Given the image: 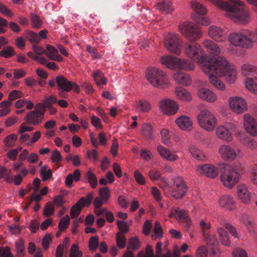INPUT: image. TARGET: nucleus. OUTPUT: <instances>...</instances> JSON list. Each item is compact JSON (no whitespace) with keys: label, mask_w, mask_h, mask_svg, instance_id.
Masks as SVG:
<instances>
[{"label":"nucleus","mask_w":257,"mask_h":257,"mask_svg":"<svg viewBox=\"0 0 257 257\" xmlns=\"http://www.w3.org/2000/svg\"><path fill=\"white\" fill-rule=\"evenodd\" d=\"M18 139V136L12 134L7 136L4 141L5 145L8 147H12L14 145V143Z\"/></svg>","instance_id":"37998d69"},{"label":"nucleus","mask_w":257,"mask_h":257,"mask_svg":"<svg viewBox=\"0 0 257 257\" xmlns=\"http://www.w3.org/2000/svg\"><path fill=\"white\" fill-rule=\"evenodd\" d=\"M203 70L205 73L208 74L210 83L221 90L225 89V85L215 75L224 76L227 81L230 83L234 82L236 78V71L234 67L231 66L223 57H218L205 63Z\"/></svg>","instance_id":"f257e3e1"},{"label":"nucleus","mask_w":257,"mask_h":257,"mask_svg":"<svg viewBox=\"0 0 257 257\" xmlns=\"http://www.w3.org/2000/svg\"><path fill=\"white\" fill-rule=\"evenodd\" d=\"M244 127L251 135L257 136V123L255 119L248 114L244 116Z\"/></svg>","instance_id":"dca6fc26"},{"label":"nucleus","mask_w":257,"mask_h":257,"mask_svg":"<svg viewBox=\"0 0 257 257\" xmlns=\"http://www.w3.org/2000/svg\"><path fill=\"white\" fill-rule=\"evenodd\" d=\"M51 160L53 163H58L62 161V156L60 152L55 150L52 152L51 155Z\"/></svg>","instance_id":"680f3d73"},{"label":"nucleus","mask_w":257,"mask_h":257,"mask_svg":"<svg viewBox=\"0 0 257 257\" xmlns=\"http://www.w3.org/2000/svg\"><path fill=\"white\" fill-rule=\"evenodd\" d=\"M219 169L221 182L224 186L230 189L232 188L238 182L243 170L240 164L234 166L228 164H221L219 165Z\"/></svg>","instance_id":"7ed1b4c3"},{"label":"nucleus","mask_w":257,"mask_h":257,"mask_svg":"<svg viewBox=\"0 0 257 257\" xmlns=\"http://www.w3.org/2000/svg\"><path fill=\"white\" fill-rule=\"evenodd\" d=\"M147 80L151 85L156 87H162L168 83L166 74L156 68H149L146 73Z\"/></svg>","instance_id":"39448f33"},{"label":"nucleus","mask_w":257,"mask_h":257,"mask_svg":"<svg viewBox=\"0 0 257 257\" xmlns=\"http://www.w3.org/2000/svg\"><path fill=\"white\" fill-rule=\"evenodd\" d=\"M230 43L244 49L251 48L253 45V35L246 31L231 33L228 38Z\"/></svg>","instance_id":"20e7f679"},{"label":"nucleus","mask_w":257,"mask_h":257,"mask_svg":"<svg viewBox=\"0 0 257 257\" xmlns=\"http://www.w3.org/2000/svg\"><path fill=\"white\" fill-rule=\"evenodd\" d=\"M70 218L68 215H66L64 217L61 218L59 223L58 227L61 231L66 230L69 224Z\"/></svg>","instance_id":"c03bdc74"},{"label":"nucleus","mask_w":257,"mask_h":257,"mask_svg":"<svg viewBox=\"0 0 257 257\" xmlns=\"http://www.w3.org/2000/svg\"><path fill=\"white\" fill-rule=\"evenodd\" d=\"M208 34L209 36L216 41L223 42L226 39L225 32L216 26H212L209 28Z\"/></svg>","instance_id":"f3484780"},{"label":"nucleus","mask_w":257,"mask_h":257,"mask_svg":"<svg viewBox=\"0 0 257 257\" xmlns=\"http://www.w3.org/2000/svg\"><path fill=\"white\" fill-rule=\"evenodd\" d=\"M85 179L87 180L92 188H95L97 185V180L95 175L91 171L86 172L85 175Z\"/></svg>","instance_id":"4c0bfd02"},{"label":"nucleus","mask_w":257,"mask_h":257,"mask_svg":"<svg viewBox=\"0 0 257 257\" xmlns=\"http://www.w3.org/2000/svg\"><path fill=\"white\" fill-rule=\"evenodd\" d=\"M99 239L97 236H93L89 239V248L90 250L94 251L98 247Z\"/></svg>","instance_id":"864d4df0"},{"label":"nucleus","mask_w":257,"mask_h":257,"mask_svg":"<svg viewBox=\"0 0 257 257\" xmlns=\"http://www.w3.org/2000/svg\"><path fill=\"white\" fill-rule=\"evenodd\" d=\"M24 36L32 43H39L41 41V38L38 35L31 31H27Z\"/></svg>","instance_id":"ea45409f"},{"label":"nucleus","mask_w":257,"mask_h":257,"mask_svg":"<svg viewBox=\"0 0 257 257\" xmlns=\"http://www.w3.org/2000/svg\"><path fill=\"white\" fill-rule=\"evenodd\" d=\"M208 251L207 248L203 246H200L196 252V257H207Z\"/></svg>","instance_id":"774afa93"},{"label":"nucleus","mask_w":257,"mask_h":257,"mask_svg":"<svg viewBox=\"0 0 257 257\" xmlns=\"http://www.w3.org/2000/svg\"><path fill=\"white\" fill-rule=\"evenodd\" d=\"M169 191L172 196L176 199L183 197L187 192V187L182 178L177 177L172 186L169 188Z\"/></svg>","instance_id":"9b49d317"},{"label":"nucleus","mask_w":257,"mask_h":257,"mask_svg":"<svg viewBox=\"0 0 257 257\" xmlns=\"http://www.w3.org/2000/svg\"><path fill=\"white\" fill-rule=\"evenodd\" d=\"M179 31L188 40L192 41L185 44V53L190 59L201 63L202 68L205 63L210 61L212 59H217L215 57L207 59L204 56L201 46L193 42L199 39L201 36V32L196 25L191 22H184L180 25Z\"/></svg>","instance_id":"f03ea898"},{"label":"nucleus","mask_w":257,"mask_h":257,"mask_svg":"<svg viewBox=\"0 0 257 257\" xmlns=\"http://www.w3.org/2000/svg\"><path fill=\"white\" fill-rule=\"evenodd\" d=\"M203 237L208 246H211L212 248L217 246L218 241L215 235L206 233L203 235Z\"/></svg>","instance_id":"72a5a7b5"},{"label":"nucleus","mask_w":257,"mask_h":257,"mask_svg":"<svg viewBox=\"0 0 257 257\" xmlns=\"http://www.w3.org/2000/svg\"><path fill=\"white\" fill-rule=\"evenodd\" d=\"M118 228L120 230L119 232L122 234L126 233L129 231L128 226L127 223L124 221L118 220L117 222Z\"/></svg>","instance_id":"4d7b16f0"},{"label":"nucleus","mask_w":257,"mask_h":257,"mask_svg":"<svg viewBox=\"0 0 257 257\" xmlns=\"http://www.w3.org/2000/svg\"><path fill=\"white\" fill-rule=\"evenodd\" d=\"M245 86L250 91L255 93L257 92V85L252 78H247L245 81Z\"/></svg>","instance_id":"a18cd8bd"},{"label":"nucleus","mask_w":257,"mask_h":257,"mask_svg":"<svg viewBox=\"0 0 257 257\" xmlns=\"http://www.w3.org/2000/svg\"><path fill=\"white\" fill-rule=\"evenodd\" d=\"M177 58L170 55L162 57L161 63L168 68L175 69Z\"/></svg>","instance_id":"c85d7f7f"},{"label":"nucleus","mask_w":257,"mask_h":257,"mask_svg":"<svg viewBox=\"0 0 257 257\" xmlns=\"http://www.w3.org/2000/svg\"><path fill=\"white\" fill-rule=\"evenodd\" d=\"M149 175L152 180H162L161 174L158 170L152 169L149 172Z\"/></svg>","instance_id":"603ef678"},{"label":"nucleus","mask_w":257,"mask_h":257,"mask_svg":"<svg viewBox=\"0 0 257 257\" xmlns=\"http://www.w3.org/2000/svg\"><path fill=\"white\" fill-rule=\"evenodd\" d=\"M164 45L168 51L179 55L181 51L182 41L177 35L169 33L165 37Z\"/></svg>","instance_id":"1a4fd4ad"},{"label":"nucleus","mask_w":257,"mask_h":257,"mask_svg":"<svg viewBox=\"0 0 257 257\" xmlns=\"http://www.w3.org/2000/svg\"><path fill=\"white\" fill-rule=\"evenodd\" d=\"M231 109L237 113H241L247 109L246 104L244 99L238 97H232L229 100Z\"/></svg>","instance_id":"4468645a"},{"label":"nucleus","mask_w":257,"mask_h":257,"mask_svg":"<svg viewBox=\"0 0 257 257\" xmlns=\"http://www.w3.org/2000/svg\"><path fill=\"white\" fill-rule=\"evenodd\" d=\"M216 134L217 137L227 142H230L232 140L231 131L224 125L218 126L216 130Z\"/></svg>","instance_id":"a211bd4d"},{"label":"nucleus","mask_w":257,"mask_h":257,"mask_svg":"<svg viewBox=\"0 0 257 257\" xmlns=\"http://www.w3.org/2000/svg\"><path fill=\"white\" fill-rule=\"evenodd\" d=\"M253 69H254L253 65L250 64H244L241 67L242 73L247 78H249Z\"/></svg>","instance_id":"49530a36"},{"label":"nucleus","mask_w":257,"mask_h":257,"mask_svg":"<svg viewBox=\"0 0 257 257\" xmlns=\"http://www.w3.org/2000/svg\"><path fill=\"white\" fill-rule=\"evenodd\" d=\"M54 208L51 203H47L45 206L43 214L47 217L50 216L54 214Z\"/></svg>","instance_id":"8fccbe9b"},{"label":"nucleus","mask_w":257,"mask_h":257,"mask_svg":"<svg viewBox=\"0 0 257 257\" xmlns=\"http://www.w3.org/2000/svg\"><path fill=\"white\" fill-rule=\"evenodd\" d=\"M157 150L161 157L170 161H176L178 157L174 154L171 153L170 151L161 145L157 147Z\"/></svg>","instance_id":"5701e85b"},{"label":"nucleus","mask_w":257,"mask_h":257,"mask_svg":"<svg viewBox=\"0 0 257 257\" xmlns=\"http://www.w3.org/2000/svg\"><path fill=\"white\" fill-rule=\"evenodd\" d=\"M198 122L202 128L210 132L214 128L216 119L213 114L207 109H203L198 114Z\"/></svg>","instance_id":"0eeeda50"},{"label":"nucleus","mask_w":257,"mask_h":257,"mask_svg":"<svg viewBox=\"0 0 257 257\" xmlns=\"http://www.w3.org/2000/svg\"><path fill=\"white\" fill-rule=\"evenodd\" d=\"M234 199L229 195H224L219 199V203L220 206L229 210H232L234 208Z\"/></svg>","instance_id":"4be33fe9"},{"label":"nucleus","mask_w":257,"mask_h":257,"mask_svg":"<svg viewBox=\"0 0 257 257\" xmlns=\"http://www.w3.org/2000/svg\"><path fill=\"white\" fill-rule=\"evenodd\" d=\"M154 231L155 235L159 238H161L163 235V230L160 223L156 221L155 223L154 227Z\"/></svg>","instance_id":"e2e57ef3"},{"label":"nucleus","mask_w":257,"mask_h":257,"mask_svg":"<svg viewBox=\"0 0 257 257\" xmlns=\"http://www.w3.org/2000/svg\"><path fill=\"white\" fill-rule=\"evenodd\" d=\"M219 152L222 158L224 160L231 161L236 157V152L229 146H221L219 149Z\"/></svg>","instance_id":"6ab92c4d"},{"label":"nucleus","mask_w":257,"mask_h":257,"mask_svg":"<svg viewBox=\"0 0 257 257\" xmlns=\"http://www.w3.org/2000/svg\"><path fill=\"white\" fill-rule=\"evenodd\" d=\"M219 170V166L215 168L213 165L205 164L197 167V171L200 174L210 178H215L218 174Z\"/></svg>","instance_id":"2eb2a0df"},{"label":"nucleus","mask_w":257,"mask_h":257,"mask_svg":"<svg viewBox=\"0 0 257 257\" xmlns=\"http://www.w3.org/2000/svg\"><path fill=\"white\" fill-rule=\"evenodd\" d=\"M189 152L192 156L198 160L204 161L206 159V156L203 152L195 146H191Z\"/></svg>","instance_id":"2f4dec72"},{"label":"nucleus","mask_w":257,"mask_h":257,"mask_svg":"<svg viewBox=\"0 0 257 257\" xmlns=\"http://www.w3.org/2000/svg\"><path fill=\"white\" fill-rule=\"evenodd\" d=\"M157 7L158 9L164 14H170L174 10V7L171 2L169 0H165L163 2L159 4Z\"/></svg>","instance_id":"c756f323"},{"label":"nucleus","mask_w":257,"mask_h":257,"mask_svg":"<svg viewBox=\"0 0 257 257\" xmlns=\"http://www.w3.org/2000/svg\"><path fill=\"white\" fill-rule=\"evenodd\" d=\"M93 79L97 85H105L107 83V78L104 76L103 74L100 70L95 71L93 74Z\"/></svg>","instance_id":"473e14b6"},{"label":"nucleus","mask_w":257,"mask_h":257,"mask_svg":"<svg viewBox=\"0 0 257 257\" xmlns=\"http://www.w3.org/2000/svg\"><path fill=\"white\" fill-rule=\"evenodd\" d=\"M233 257H248L245 250L240 248H236L233 252Z\"/></svg>","instance_id":"338daca9"},{"label":"nucleus","mask_w":257,"mask_h":257,"mask_svg":"<svg viewBox=\"0 0 257 257\" xmlns=\"http://www.w3.org/2000/svg\"><path fill=\"white\" fill-rule=\"evenodd\" d=\"M137 108L143 112H146L150 111L151 109L150 103L145 100H141L139 101L137 106Z\"/></svg>","instance_id":"a19ab883"},{"label":"nucleus","mask_w":257,"mask_h":257,"mask_svg":"<svg viewBox=\"0 0 257 257\" xmlns=\"http://www.w3.org/2000/svg\"><path fill=\"white\" fill-rule=\"evenodd\" d=\"M160 133L162 136L163 143L167 146H169L171 144V142L169 137L168 131L163 129L161 131Z\"/></svg>","instance_id":"5fc2aeb1"},{"label":"nucleus","mask_w":257,"mask_h":257,"mask_svg":"<svg viewBox=\"0 0 257 257\" xmlns=\"http://www.w3.org/2000/svg\"><path fill=\"white\" fill-rule=\"evenodd\" d=\"M177 125L182 130H189L191 127L192 123L189 117L182 115L176 120Z\"/></svg>","instance_id":"393cba45"},{"label":"nucleus","mask_w":257,"mask_h":257,"mask_svg":"<svg viewBox=\"0 0 257 257\" xmlns=\"http://www.w3.org/2000/svg\"><path fill=\"white\" fill-rule=\"evenodd\" d=\"M116 244L120 249L124 248L126 244L125 237L121 233L118 232L116 235Z\"/></svg>","instance_id":"79ce46f5"},{"label":"nucleus","mask_w":257,"mask_h":257,"mask_svg":"<svg viewBox=\"0 0 257 257\" xmlns=\"http://www.w3.org/2000/svg\"><path fill=\"white\" fill-rule=\"evenodd\" d=\"M0 257H14L10 247H0Z\"/></svg>","instance_id":"052dcab7"},{"label":"nucleus","mask_w":257,"mask_h":257,"mask_svg":"<svg viewBox=\"0 0 257 257\" xmlns=\"http://www.w3.org/2000/svg\"><path fill=\"white\" fill-rule=\"evenodd\" d=\"M203 44L208 52L215 56L220 54L221 50L219 46L211 40H206L204 41Z\"/></svg>","instance_id":"b1692460"},{"label":"nucleus","mask_w":257,"mask_h":257,"mask_svg":"<svg viewBox=\"0 0 257 257\" xmlns=\"http://www.w3.org/2000/svg\"><path fill=\"white\" fill-rule=\"evenodd\" d=\"M93 198V193H89L86 197H81L71 208L70 214L71 218L77 217L84 206H89Z\"/></svg>","instance_id":"9d476101"},{"label":"nucleus","mask_w":257,"mask_h":257,"mask_svg":"<svg viewBox=\"0 0 257 257\" xmlns=\"http://www.w3.org/2000/svg\"><path fill=\"white\" fill-rule=\"evenodd\" d=\"M23 96L22 92L20 90H14L10 92L9 94V99L10 100H14Z\"/></svg>","instance_id":"69168bd1"},{"label":"nucleus","mask_w":257,"mask_h":257,"mask_svg":"<svg viewBox=\"0 0 257 257\" xmlns=\"http://www.w3.org/2000/svg\"><path fill=\"white\" fill-rule=\"evenodd\" d=\"M170 216L179 218L181 220L187 216V214L184 210L180 209L178 208H173L172 209Z\"/></svg>","instance_id":"c9c22d12"},{"label":"nucleus","mask_w":257,"mask_h":257,"mask_svg":"<svg viewBox=\"0 0 257 257\" xmlns=\"http://www.w3.org/2000/svg\"><path fill=\"white\" fill-rule=\"evenodd\" d=\"M199 225L202 230L203 235L204 234L208 233L207 230L210 229L211 226L210 222L206 220H201L199 222Z\"/></svg>","instance_id":"13d9d810"},{"label":"nucleus","mask_w":257,"mask_h":257,"mask_svg":"<svg viewBox=\"0 0 257 257\" xmlns=\"http://www.w3.org/2000/svg\"><path fill=\"white\" fill-rule=\"evenodd\" d=\"M241 142L251 150L254 149L256 146L255 142L252 139L248 137H245L241 139Z\"/></svg>","instance_id":"6e6d98bb"},{"label":"nucleus","mask_w":257,"mask_h":257,"mask_svg":"<svg viewBox=\"0 0 257 257\" xmlns=\"http://www.w3.org/2000/svg\"><path fill=\"white\" fill-rule=\"evenodd\" d=\"M17 254L24 253V242L22 239H20L15 242Z\"/></svg>","instance_id":"bf43d9fd"},{"label":"nucleus","mask_w":257,"mask_h":257,"mask_svg":"<svg viewBox=\"0 0 257 257\" xmlns=\"http://www.w3.org/2000/svg\"><path fill=\"white\" fill-rule=\"evenodd\" d=\"M198 95L201 99L208 102H214L217 98L216 95L214 93L205 88L198 90Z\"/></svg>","instance_id":"aec40b11"},{"label":"nucleus","mask_w":257,"mask_h":257,"mask_svg":"<svg viewBox=\"0 0 257 257\" xmlns=\"http://www.w3.org/2000/svg\"><path fill=\"white\" fill-rule=\"evenodd\" d=\"M191 7L196 13L193 18L196 22L202 25L207 26L209 25V21L206 19L204 16L207 12L206 8L203 5L197 2H192Z\"/></svg>","instance_id":"f8f14e48"},{"label":"nucleus","mask_w":257,"mask_h":257,"mask_svg":"<svg viewBox=\"0 0 257 257\" xmlns=\"http://www.w3.org/2000/svg\"><path fill=\"white\" fill-rule=\"evenodd\" d=\"M176 94L177 96L182 100L189 101L191 99L190 94L185 89L181 87H178L176 88Z\"/></svg>","instance_id":"7c9ffc66"},{"label":"nucleus","mask_w":257,"mask_h":257,"mask_svg":"<svg viewBox=\"0 0 257 257\" xmlns=\"http://www.w3.org/2000/svg\"><path fill=\"white\" fill-rule=\"evenodd\" d=\"M217 231L221 243L223 245L228 246L230 244V240L228 233L222 227H218Z\"/></svg>","instance_id":"cd10ccee"},{"label":"nucleus","mask_w":257,"mask_h":257,"mask_svg":"<svg viewBox=\"0 0 257 257\" xmlns=\"http://www.w3.org/2000/svg\"><path fill=\"white\" fill-rule=\"evenodd\" d=\"M242 221L250 232L253 230V222L251 219L249 218L247 216H245L242 217Z\"/></svg>","instance_id":"0e129e2a"},{"label":"nucleus","mask_w":257,"mask_h":257,"mask_svg":"<svg viewBox=\"0 0 257 257\" xmlns=\"http://www.w3.org/2000/svg\"><path fill=\"white\" fill-rule=\"evenodd\" d=\"M45 111V105L43 103H38L35 105L34 110H31L27 113L25 119L30 124H39L43 120Z\"/></svg>","instance_id":"6e6552de"},{"label":"nucleus","mask_w":257,"mask_h":257,"mask_svg":"<svg viewBox=\"0 0 257 257\" xmlns=\"http://www.w3.org/2000/svg\"><path fill=\"white\" fill-rule=\"evenodd\" d=\"M59 95L63 98L66 97L65 92H70L73 88L76 93L80 91L79 86L74 82L69 81L63 75H59L56 77Z\"/></svg>","instance_id":"423d86ee"},{"label":"nucleus","mask_w":257,"mask_h":257,"mask_svg":"<svg viewBox=\"0 0 257 257\" xmlns=\"http://www.w3.org/2000/svg\"><path fill=\"white\" fill-rule=\"evenodd\" d=\"M57 100L58 99L55 95H51L48 97H46L42 103L45 105V107H50V106H52L53 104L56 103Z\"/></svg>","instance_id":"09e8293b"},{"label":"nucleus","mask_w":257,"mask_h":257,"mask_svg":"<svg viewBox=\"0 0 257 257\" xmlns=\"http://www.w3.org/2000/svg\"><path fill=\"white\" fill-rule=\"evenodd\" d=\"M176 68L186 70H191L194 69V65L189 60L177 58Z\"/></svg>","instance_id":"bb28decb"},{"label":"nucleus","mask_w":257,"mask_h":257,"mask_svg":"<svg viewBox=\"0 0 257 257\" xmlns=\"http://www.w3.org/2000/svg\"><path fill=\"white\" fill-rule=\"evenodd\" d=\"M142 133L143 136L148 140L153 139V134L154 132L153 126L147 123H144L142 126Z\"/></svg>","instance_id":"f704fd0d"},{"label":"nucleus","mask_w":257,"mask_h":257,"mask_svg":"<svg viewBox=\"0 0 257 257\" xmlns=\"http://www.w3.org/2000/svg\"><path fill=\"white\" fill-rule=\"evenodd\" d=\"M16 55V52L12 46H6L0 51V56L9 58Z\"/></svg>","instance_id":"58836bf2"},{"label":"nucleus","mask_w":257,"mask_h":257,"mask_svg":"<svg viewBox=\"0 0 257 257\" xmlns=\"http://www.w3.org/2000/svg\"><path fill=\"white\" fill-rule=\"evenodd\" d=\"M31 20L33 26L35 28H39L42 25V21L40 17L35 14H31Z\"/></svg>","instance_id":"3c124183"},{"label":"nucleus","mask_w":257,"mask_h":257,"mask_svg":"<svg viewBox=\"0 0 257 257\" xmlns=\"http://www.w3.org/2000/svg\"><path fill=\"white\" fill-rule=\"evenodd\" d=\"M173 77L177 82L185 86H188L191 83L189 75L184 73H175Z\"/></svg>","instance_id":"a878e982"},{"label":"nucleus","mask_w":257,"mask_h":257,"mask_svg":"<svg viewBox=\"0 0 257 257\" xmlns=\"http://www.w3.org/2000/svg\"><path fill=\"white\" fill-rule=\"evenodd\" d=\"M239 198L244 203H248L250 200V193L244 185H239L237 188Z\"/></svg>","instance_id":"412c9836"},{"label":"nucleus","mask_w":257,"mask_h":257,"mask_svg":"<svg viewBox=\"0 0 257 257\" xmlns=\"http://www.w3.org/2000/svg\"><path fill=\"white\" fill-rule=\"evenodd\" d=\"M140 246V241L139 239L136 237H131L128 241L127 250L126 251H129L131 253H133L131 249L137 250Z\"/></svg>","instance_id":"e433bc0d"},{"label":"nucleus","mask_w":257,"mask_h":257,"mask_svg":"<svg viewBox=\"0 0 257 257\" xmlns=\"http://www.w3.org/2000/svg\"><path fill=\"white\" fill-rule=\"evenodd\" d=\"M40 174L42 177L43 181H46L52 176V173L51 169L47 171V167L43 166L40 170Z\"/></svg>","instance_id":"de8ad7c7"},{"label":"nucleus","mask_w":257,"mask_h":257,"mask_svg":"<svg viewBox=\"0 0 257 257\" xmlns=\"http://www.w3.org/2000/svg\"><path fill=\"white\" fill-rule=\"evenodd\" d=\"M160 108L164 113L170 115L176 113L179 106L175 101L167 99H164L160 102Z\"/></svg>","instance_id":"ddd939ff"}]
</instances>
